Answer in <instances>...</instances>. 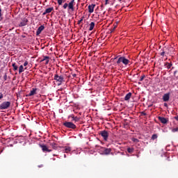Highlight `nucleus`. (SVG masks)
<instances>
[{"mask_svg": "<svg viewBox=\"0 0 178 178\" xmlns=\"http://www.w3.org/2000/svg\"><path fill=\"white\" fill-rule=\"evenodd\" d=\"M102 8H104V5H102Z\"/></svg>", "mask_w": 178, "mask_h": 178, "instance_id": "obj_48", "label": "nucleus"}, {"mask_svg": "<svg viewBox=\"0 0 178 178\" xmlns=\"http://www.w3.org/2000/svg\"><path fill=\"white\" fill-rule=\"evenodd\" d=\"M127 152H129V154H133L134 152V148L129 147L127 149Z\"/></svg>", "mask_w": 178, "mask_h": 178, "instance_id": "obj_27", "label": "nucleus"}, {"mask_svg": "<svg viewBox=\"0 0 178 178\" xmlns=\"http://www.w3.org/2000/svg\"><path fill=\"white\" fill-rule=\"evenodd\" d=\"M164 66L169 70L172 66H173V64H172V63H165Z\"/></svg>", "mask_w": 178, "mask_h": 178, "instance_id": "obj_22", "label": "nucleus"}, {"mask_svg": "<svg viewBox=\"0 0 178 178\" xmlns=\"http://www.w3.org/2000/svg\"><path fill=\"white\" fill-rule=\"evenodd\" d=\"M69 3H65L63 6V9H67Z\"/></svg>", "mask_w": 178, "mask_h": 178, "instance_id": "obj_28", "label": "nucleus"}, {"mask_svg": "<svg viewBox=\"0 0 178 178\" xmlns=\"http://www.w3.org/2000/svg\"><path fill=\"white\" fill-rule=\"evenodd\" d=\"M27 65H29V62L25 61L24 63V66H27Z\"/></svg>", "mask_w": 178, "mask_h": 178, "instance_id": "obj_38", "label": "nucleus"}, {"mask_svg": "<svg viewBox=\"0 0 178 178\" xmlns=\"http://www.w3.org/2000/svg\"><path fill=\"white\" fill-rule=\"evenodd\" d=\"M109 0H106L105 1V3H104V5H107L108 4V1Z\"/></svg>", "mask_w": 178, "mask_h": 178, "instance_id": "obj_41", "label": "nucleus"}, {"mask_svg": "<svg viewBox=\"0 0 178 178\" xmlns=\"http://www.w3.org/2000/svg\"><path fill=\"white\" fill-rule=\"evenodd\" d=\"M145 79V75H142L141 76H140V81H143V80H144Z\"/></svg>", "mask_w": 178, "mask_h": 178, "instance_id": "obj_31", "label": "nucleus"}, {"mask_svg": "<svg viewBox=\"0 0 178 178\" xmlns=\"http://www.w3.org/2000/svg\"><path fill=\"white\" fill-rule=\"evenodd\" d=\"M44 29H45V26H44V25H41L40 26H39L36 31V35H40V34H41Z\"/></svg>", "mask_w": 178, "mask_h": 178, "instance_id": "obj_11", "label": "nucleus"}, {"mask_svg": "<svg viewBox=\"0 0 178 178\" xmlns=\"http://www.w3.org/2000/svg\"><path fill=\"white\" fill-rule=\"evenodd\" d=\"M138 84H141V82H138Z\"/></svg>", "mask_w": 178, "mask_h": 178, "instance_id": "obj_49", "label": "nucleus"}, {"mask_svg": "<svg viewBox=\"0 0 178 178\" xmlns=\"http://www.w3.org/2000/svg\"><path fill=\"white\" fill-rule=\"evenodd\" d=\"M27 19H24L22 22H20L19 26L20 27H24V26H27Z\"/></svg>", "mask_w": 178, "mask_h": 178, "instance_id": "obj_16", "label": "nucleus"}, {"mask_svg": "<svg viewBox=\"0 0 178 178\" xmlns=\"http://www.w3.org/2000/svg\"><path fill=\"white\" fill-rule=\"evenodd\" d=\"M63 124L65 127H67V129H72V130H74V129H76L77 127L76 124L72 122H65Z\"/></svg>", "mask_w": 178, "mask_h": 178, "instance_id": "obj_3", "label": "nucleus"}, {"mask_svg": "<svg viewBox=\"0 0 178 178\" xmlns=\"http://www.w3.org/2000/svg\"><path fill=\"white\" fill-rule=\"evenodd\" d=\"M8 108H10V102H3L0 104V109H8Z\"/></svg>", "mask_w": 178, "mask_h": 178, "instance_id": "obj_4", "label": "nucleus"}, {"mask_svg": "<svg viewBox=\"0 0 178 178\" xmlns=\"http://www.w3.org/2000/svg\"><path fill=\"white\" fill-rule=\"evenodd\" d=\"M64 2H66V0H57V3L59 6H62Z\"/></svg>", "mask_w": 178, "mask_h": 178, "instance_id": "obj_23", "label": "nucleus"}, {"mask_svg": "<svg viewBox=\"0 0 178 178\" xmlns=\"http://www.w3.org/2000/svg\"><path fill=\"white\" fill-rule=\"evenodd\" d=\"M177 79H178V76H177Z\"/></svg>", "mask_w": 178, "mask_h": 178, "instance_id": "obj_50", "label": "nucleus"}, {"mask_svg": "<svg viewBox=\"0 0 178 178\" xmlns=\"http://www.w3.org/2000/svg\"><path fill=\"white\" fill-rule=\"evenodd\" d=\"M51 145L52 148H54V149H55L56 148V144H55V143H51Z\"/></svg>", "mask_w": 178, "mask_h": 178, "instance_id": "obj_29", "label": "nucleus"}, {"mask_svg": "<svg viewBox=\"0 0 178 178\" xmlns=\"http://www.w3.org/2000/svg\"><path fill=\"white\" fill-rule=\"evenodd\" d=\"M3 79H4V81H6V80H8V74L6 73H5L3 76Z\"/></svg>", "mask_w": 178, "mask_h": 178, "instance_id": "obj_30", "label": "nucleus"}, {"mask_svg": "<svg viewBox=\"0 0 178 178\" xmlns=\"http://www.w3.org/2000/svg\"><path fill=\"white\" fill-rule=\"evenodd\" d=\"M35 94H37V88H33L26 97H33V95H35Z\"/></svg>", "mask_w": 178, "mask_h": 178, "instance_id": "obj_9", "label": "nucleus"}, {"mask_svg": "<svg viewBox=\"0 0 178 178\" xmlns=\"http://www.w3.org/2000/svg\"><path fill=\"white\" fill-rule=\"evenodd\" d=\"M74 5H76L74 0H71V1L68 3V10L74 12Z\"/></svg>", "mask_w": 178, "mask_h": 178, "instance_id": "obj_5", "label": "nucleus"}, {"mask_svg": "<svg viewBox=\"0 0 178 178\" xmlns=\"http://www.w3.org/2000/svg\"><path fill=\"white\" fill-rule=\"evenodd\" d=\"M76 76H77V74H72V77H76Z\"/></svg>", "mask_w": 178, "mask_h": 178, "instance_id": "obj_43", "label": "nucleus"}, {"mask_svg": "<svg viewBox=\"0 0 178 178\" xmlns=\"http://www.w3.org/2000/svg\"><path fill=\"white\" fill-rule=\"evenodd\" d=\"M161 55V56H165V55H169V49L166 47H164L162 49H161V52H160L159 54Z\"/></svg>", "mask_w": 178, "mask_h": 178, "instance_id": "obj_7", "label": "nucleus"}, {"mask_svg": "<svg viewBox=\"0 0 178 178\" xmlns=\"http://www.w3.org/2000/svg\"><path fill=\"white\" fill-rule=\"evenodd\" d=\"M100 134H101L102 137H103V138L105 141H106L108 140V137L109 134H108L107 131H106V130L102 131L100 132Z\"/></svg>", "mask_w": 178, "mask_h": 178, "instance_id": "obj_8", "label": "nucleus"}, {"mask_svg": "<svg viewBox=\"0 0 178 178\" xmlns=\"http://www.w3.org/2000/svg\"><path fill=\"white\" fill-rule=\"evenodd\" d=\"M83 19H84V17H82L81 19L78 21V24H81V22H83Z\"/></svg>", "mask_w": 178, "mask_h": 178, "instance_id": "obj_34", "label": "nucleus"}, {"mask_svg": "<svg viewBox=\"0 0 178 178\" xmlns=\"http://www.w3.org/2000/svg\"><path fill=\"white\" fill-rule=\"evenodd\" d=\"M158 138V134H154L151 137V140H152L154 141V140H156Z\"/></svg>", "mask_w": 178, "mask_h": 178, "instance_id": "obj_24", "label": "nucleus"}, {"mask_svg": "<svg viewBox=\"0 0 178 178\" xmlns=\"http://www.w3.org/2000/svg\"><path fill=\"white\" fill-rule=\"evenodd\" d=\"M95 4L89 5L88 7L89 13H92L94 12V9L95 8Z\"/></svg>", "mask_w": 178, "mask_h": 178, "instance_id": "obj_14", "label": "nucleus"}, {"mask_svg": "<svg viewBox=\"0 0 178 178\" xmlns=\"http://www.w3.org/2000/svg\"><path fill=\"white\" fill-rule=\"evenodd\" d=\"M132 141H133L134 143H138V142H139L138 139H137V138H132Z\"/></svg>", "mask_w": 178, "mask_h": 178, "instance_id": "obj_32", "label": "nucleus"}, {"mask_svg": "<svg viewBox=\"0 0 178 178\" xmlns=\"http://www.w3.org/2000/svg\"><path fill=\"white\" fill-rule=\"evenodd\" d=\"M40 148H42V150L43 151V152H51V151H52L48 149V147L45 145H40Z\"/></svg>", "mask_w": 178, "mask_h": 178, "instance_id": "obj_13", "label": "nucleus"}, {"mask_svg": "<svg viewBox=\"0 0 178 178\" xmlns=\"http://www.w3.org/2000/svg\"><path fill=\"white\" fill-rule=\"evenodd\" d=\"M159 120L161 122V123H163V124H166L169 120L167 118H165L163 117H158Z\"/></svg>", "mask_w": 178, "mask_h": 178, "instance_id": "obj_10", "label": "nucleus"}, {"mask_svg": "<svg viewBox=\"0 0 178 178\" xmlns=\"http://www.w3.org/2000/svg\"><path fill=\"white\" fill-rule=\"evenodd\" d=\"M170 98V93L164 94L163 96V101L164 102H168Z\"/></svg>", "mask_w": 178, "mask_h": 178, "instance_id": "obj_12", "label": "nucleus"}, {"mask_svg": "<svg viewBox=\"0 0 178 178\" xmlns=\"http://www.w3.org/2000/svg\"><path fill=\"white\" fill-rule=\"evenodd\" d=\"M70 118H72V120H73L74 122H79V121H80V119H81L80 117H77V116L74 117V115H70Z\"/></svg>", "mask_w": 178, "mask_h": 178, "instance_id": "obj_17", "label": "nucleus"}, {"mask_svg": "<svg viewBox=\"0 0 178 178\" xmlns=\"http://www.w3.org/2000/svg\"><path fill=\"white\" fill-rule=\"evenodd\" d=\"M120 63H123L125 66H127L130 63V60L126 58L124 56H121L118 58L117 60V64L120 65Z\"/></svg>", "mask_w": 178, "mask_h": 178, "instance_id": "obj_2", "label": "nucleus"}, {"mask_svg": "<svg viewBox=\"0 0 178 178\" xmlns=\"http://www.w3.org/2000/svg\"><path fill=\"white\" fill-rule=\"evenodd\" d=\"M177 72V71H175L174 72V74H176Z\"/></svg>", "mask_w": 178, "mask_h": 178, "instance_id": "obj_46", "label": "nucleus"}, {"mask_svg": "<svg viewBox=\"0 0 178 178\" xmlns=\"http://www.w3.org/2000/svg\"><path fill=\"white\" fill-rule=\"evenodd\" d=\"M52 10H54V7L47 8L45 10V11L42 13L43 16H45V15H47V13H51V12H52Z\"/></svg>", "mask_w": 178, "mask_h": 178, "instance_id": "obj_15", "label": "nucleus"}, {"mask_svg": "<svg viewBox=\"0 0 178 178\" xmlns=\"http://www.w3.org/2000/svg\"><path fill=\"white\" fill-rule=\"evenodd\" d=\"M44 165L41 164L40 165H38V168H43Z\"/></svg>", "mask_w": 178, "mask_h": 178, "instance_id": "obj_42", "label": "nucleus"}, {"mask_svg": "<svg viewBox=\"0 0 178 178\" xmlns=\"http://www.w3.org/2000/svg\"><path fill=\"white\" fill-rule=\"evenodd\" d=\"M44 60H46L45 65H48L49 63V56H44L41 62H44Z\"/></svg>", "mask_w": 178, "mask_h": 178, "instance_id": "obj_18", "label": "nucleus"}, {"mask_svg": "<svg viewBox=\"0 0 178 178\" xmlns=\"http://www.w3.org/2000/svg\"><path fill=\"white\" fill-rule=\"evenodd\" d=\"M90 27H89V31H92V30H94V27H95V22H91L89 24Z\"/></svg>", "mask_w": 178, "mask_h": 178, "instance_id": "obj_19", "label": "nucleus"}, {"mask_svg": "<svg viewBox=\"0 0 178 178\" xmlns=\"http://www.w3.org/2000/svg\"><path fill=\"white\" fill-rule=\"evenodd\" d=\"M172 133H176V131H178V127L172 129Z\"/></svg>", "mask_w": 178, "mask_h": 178, "instance_id": "obj_35", "label": "nucleus"}, {"mask_svg": "<svg viewBox=\"0 0 178 178\" xmlns=\"http://www.w3.org/2000/svg\"><path fill=\"white\" fill-rule=\"evenodd\" d=\"M174 119H175V120H177V122H178V115L174 117Z\"/></svg>", "mask_w": 178, "mask_h": 178, "instance_id": "obj_40", "label": "nucleus"}, {"mask_svg": "<svg viewBox=\"0 0 178 178\" xmlns=\"http://www.w3.org/2000/svg\"><path fill=\"white\" fill-rule=\"evenodd\" d=\"M164 106H168V104L165 103Z\"/></svg>", "mask_w": 178, "mask_h": 178, "instance_id": "obj_44", "label": "nucleus"}, {"mask_svg": "<svg viewBox=\"0 0 178 178\" xmlns=\"http://www.w3.org/2000/svg\"><path fill=\"white\" fill-rule=\"evenodd\" d=\"M12 66L13 67L14 72H16V70H17V69H18V67H17V65H16V63H13Z\"/></svg>", "mask_w": 178, "mask_h": 178, "instance_id": "obj_26", "label": "nucleus"}, {"mask_svg": "<svg viewBox=\"0 0 178 178\" xmlns=\"http://www.w3.org/2000/svg\"><path fill=\"white\" fill-rule=\"evenodd\" d=\"M54 80H55L56 83H58V86H61L62 83H65V76L62 74H55Z\"/></svg>", "mask_w": 178, "mask_h": 178, "instance_id": "obj_1", "label": "nucleus"}, {"mask_svg": "<svg viewBox=\"0 0 178 178\" xmlns=\"http://www.w3.org/2000/svg\"><path fill=\"white\" fill-rule=\"evenodd\" d=\"M140 113H141V116H147V113L145 111H143Z\"/></svg>", "mask_w": 178, "mask_h": 178, "instance_id": "obj_36", "label": "nucleus"}, {"mask_svg": "<svg viewBox=\"0 0 178 178\" xmlns=\"http://www.w3.org/2000/svg\"><path fill=\"white\" fill-rule=\"evenodd\" d=\"M131 98V92H129L124 97V101H129V99H130Z\"/></svg>", "mask_w": 178, "mask_h": 178, "instance_id": "obj_21", "label": "nucleus"}, {"mask_svg": "<svg viewBox=\"0 0 178 178\" xmlns=\"http://www.w3.org/2000/svg\"><path fill=\"white\" fill-rule=\"evenodd\" d=\"M118 58V57H115L114 58H113V60H115V59H117Z\"/></svg>", "mask_w": 178, "mask_h": 178, "instance_id": "obj_45", "label": "nucleus"}, {"mask_svg": "<svg viewBox=\"0 0 178 178\" xmlns=\"http://www.w3.org/2000/svg\"><path fill=\"white\" fill-rule=\"evenodd\" d=\"M102 155H109V154L112 152V149L102 147Z\"/></svg>", "mask_w": 178, "mask_h": 178, "instance_id": "obj_6", "label": "nucleus"}, {"mask_svg": "<svg viewBox=\"0 0 178 178\" xmlns=\"http://www.w3.org/2000/svg\"><path fill=\"white\" fill-rule=\"evenodd\" d=\"M122 1H123V0H118L119 2H122Z\"/></svg>", "mask_w": 178, "mask_h": 178, "instance_id": "obj_47", "label": "nucleus"}, {"mask_svg": "<svg viewBox=\"0 0 178 178\" xmlns=\"http://www.w3.org/2000/svg\"><path fill=\"white\" fill-rule=\"evenodd\" d=\"M2 16V9L1 8V6H0V17Z\"/></svg>", "mask_w": 178, "mask_h": 178, "instance_id": "obj_39", "label": "nucleus"}, {"mask_svg": "<svg viewBox=\"0 0 178 178\" xmlns=\"http://www.w3.org/2000/svg\"><path fill=\"white\" fill-rule=\"evenodd\" d=\"M3 98V94L0 92V99H2Z\"/></svg>", "mask_w": 178, "mask_h": 178, "instance_id": "obj_37", "label": "nucleus"}, {"mask_svg": "<svg viewBox=\"0 0 178 178\" xmlns=\"http://www.w3.org/2000/svg\"><path fill=\"white\" fill-rule=\"evenodd\" d=\"M70 151H72V147L69 146H65L64 147V152H66V154H68V152H70Z\"/></svg>", "mask_w": 178, "mask_h": 178, "instance_id": "obj_20", "label": "nucleus"}, {"mask_svg": "<svg viewBox=\"0 0 178 178\" xmlns=\"http://www.w3.org/2000/svg\"><path fill=\"white\" fill-rule=\"evenodd\" d=\"M23 72H24V68L23 67V65H20L19 67V73H23Z\"/></svg>", "mask_w": 178, "mask_h": 178, "instance_id": "obj_25", "label": "nucleus"}, {"mask_svg": "<svg viewBox=\"0 0 178 178\" xmlns=\"http://www.w3.org/2000/svg\"><path fill=\"white\" fill-rule=\"evenodd\" d=\"M115 29H116V26H115L113 29H111L110 33H113L115 31Z\"/></svg>", "mask_w": 178, "mask_h": 178, "instance_id": "obj_33", "label": "nucleus"}]
</instances>
